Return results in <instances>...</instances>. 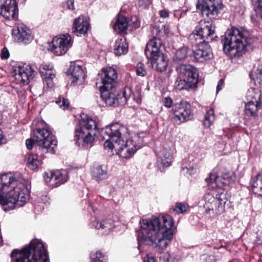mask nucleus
<instances>
[{"label": "nucleus", "instance_id": "obj_45", "mask_svg": "<svg viewBox=\"0 0 262 262\" xmlns=\"http://www.w3.org/2000/svg\"><path fill=\"white\" fill-rule=\"evenodd\" d=\"M55 77H46V78H42L43 79L44 84L46 85L48 88H51L54 85L53 79Z\"/></svg>", "mask_w": 262, "mask_h": 262}, {"label": "nucleus", "instance_id": "obj_49", "mask_svg": "<svg viewBox=\"0 0 262 262\" xmlns=\"http://www.w3.org/2000/svg\"><path fill=\"white\" fill-rule=\"evenodd\" d=\"M163 103L165 107L169 108L172 106L173 101L170 97H167L164 99Z\"/></svg>", "mask_w": 262, "mask_h": 262}, {"label": "nucleus", "instance_id": "obj_43", "mask_svg": "<svg viewBox=\"0 0 262 262\" xmlns=\"http://www.w3.org/2000/svg\"><path fill=\"white\" fill-rule=\"evenodd\" d=\"M55 102L63 110L67 109L69 105L68 100L62 97H59L56 100Z\"/></svg>", "mask_w": 262, "mask_h": 262}, {"label": "nucleus", "instance_id": "obj_2", "mask_svg": "<svg viewBox=\"0 0 262 262\" xmlns=\"http://www.w3.org/2000/svg\"><path fill=\"white\" fill-rule=\"evenodd\" d=\"M104 139V147L106 149L115 148L117 154L123 158H129L141 148L138 135L130 137L128 128L119 123H112L101 131Z\"/></svg>", "mask_w": 262, "mask_h": 262}, {"label": "nucleus", "instance_id": "obj_14", "mask_svg": "<svg viewBox=\"0 0 262 262\" xmlns=\"http://www.w3.org/2000/svg\"><path fill=\"white\" fill-rule=\"evenodd\" d=\"M71 37L67 34L53 38L50 46V51L57 56L64 54L72 47Z\"/></svg>", "mask_w": 262, "mask_h": 262}, {"label": "nucleus", "instance_id": "obj_10", "mask_svg": "<svg viewBox=\"0 0 262 262\" xmlns=\"http://www.w3.org/2000/svg\"><path fill=\"white\" fill-rule=\"evenodd\" d=\"M13 73L17 83L21 85L28 84L37 74L30 65L26 63H19L14 67Z\"/></svg>", "mask_w": 262, "mask_h": 262}, {"label": "nucleus", "instance_id": "obj_31", "mask_svg": "<svg viewBox=\"0 0 262 262\" xmlns=\"http://www.w3.org/2000/svg\"><path fill=\"white\" fill-rule=\"evenodd\" d=\"M107 168L105 165H96L92 170L93 177L96 181L102 180L106 177Z\"/></svg>", "mask_w": 262, "mask_h": 262}, {"label": "nucleus", "instance_id": "obj_11", "mask_svg": "<svg viewBox=\"0 0 262 262\" xmlns=\"http://www.w3.org/2000/svg\"><path fill=\"white\" fill-rule=\"evenodd\" d=\"M196 9L202 14L203 16L208 18H216L222 9L221 0H198Z\"/></svg>", "mask_w": 262, "mask_h": 262}, {"label": "nucleus", "instance_id": "obj_8", "mask_svg": "<svg viewBox=\"0 0 262 262\" xmlns=\"http://www.w3.org/2000/svg\"><path fill=\"white\" fill-rule=\"evenodd\" d=\"M115 89H103L101 92V98L106 106H117L124 105L132 96V92L129 87H125L124 89L117 95Z\"/></svg>", "mask_w": 262, "mask_h": 262}, {"label": "nucleus", "instance_id": "obj_48", "mask_svg": "<svg viewBox=\"0 0 262 262\" xmlns=\"http://www.w3.org/2000/svg\"><path fill=\"white\" fill-rule=\"evenodd\" d=\"M10 56L8 50L7 48H4L1 52V57L2 59H7Z\"/></svg>", "mask_w": 262, "mask_h": 262}, {"label": "nucleus", "instance_id": "obj_7", "mask_svg": "<svg viewBox=\"0 0 262 262\" xmlns=\"http://www.w3.org/2000/svg\"><path fill=\"white\" fill-rule=\"evenodd\" d=\"M33 139L37 144L38 154L54 153L57 145L56 137L51 131L45 128H36L33 130Z\"/></svg>", "mask_w": 262, "mask_h": 262}, {"label": "nucleus", "instance_id": "obj_21", "mask_svg": "<svg viewBox=\"0 0 262 262\" xmlns=\"http://www.w3.org/2000/svg\"><path fill=\"white\" fill-rule=\"evenodd\" d=\"M12 35L14 38L19 42L29 43L33 37L29 29L24 24H18L17 28L13 29Z\"/></svg>", "mask_w": 262, "mask_h": 262}, {"label": "nucleus", "instance_id": "obj_53", "mask_svg": "<svg viewBox=\"0 0 262 262\" xmlns=\"http://www.w3.org/2000/svg\"><path fill=\"white\" fill-rule=\"evenodd\" d=\"M224 80L223 79H221L218 82L217 86H216V93H218L220 91H221L223 86Z\"/></svg>", "mask_w": 262, "mask_h": 262}, {"label": "nucleus", "instance_id": "obj_23", "mask_svg": "<svg viewBox=\"0 0 262 262\" xmlns=\"http://www.w3.org/2000/svg\"><path fill=\"white\" fill-rule=\"evenodd\" d=\"M73 33L77 36L85 35L90 28V24L83 16L75 18L74 21Z\"/></svg>", "mask_w": 262, "mask_h": 262}, {"label": "nucleus", "instance_id": "obj_42", "mask_svg": "<svg viewBox=\"0 0 262 262\" xmlns=\"http://www.w3.org/2000/svg\"><path fill=\"white\" fill-rule=\"evenodd\" d=\"M92 262H106V258L104 254L100 251L91 255Z\"/></svg>", "mask_w": 262, "mask_h": 262}, {"label": "nucleus", "instance_id": "obj_9", "mask_svg": "<svg viewBox=\"0 0 262 262\" xmlns=\"http://www.w3.org/2000/svg\"><path fill=\"white\" fill-rule=\"evenodd\" d=\"M204 198V208L207 213L220 214L224 211L225 204L227 201L224 193L221 192L220 195L216 198L208 193L205 194Z\"/></svg>", "mask_w": 262, "mask_h": 262}, {"label": "nucleus", "instance_id": "obj_29", "mask_svg": "<svg viewBox=\"0 0 262 262\" xmlns=\"http://www.w3.org/2000/svg\"><path fill=\"white\" fill-rule=\"evenodd\" d=\"M149 59L151 60L153 68H155L156 70L158 72H161L165 71L168 65V61L163 54L155 58Z\"/></svg>", "mask_w": 262, "mask_h": 262}, {"label": "nucleus", "instance_id": "obj_38", "mask_svg": "<svg viewBox=\"0 0 262 262\" xmlns=\"http://www.w3.org/2000/svg\"><path fill=\"white\" fill-rule=\"evenodd\" d=\"M250 75L255 85H262V65H259L254 73Z\"/></svg>", "mask_w": 262, "mask_h": 262}, {"label": "nucleus", "instance_id": "obj_18", "mask_svg": "<svg viewBox=\"0 0 262 262\" xmlns=\"http://www.w3.org/2000/svg\"><path fill=\"white\" fill-rule=\"evenodd\" d=\"M99 75L100 76L102 84V86H100L101 89L114 88L116 84L117 73L114 68L111 67L103 68L102 72Z\"/></svg>", "mask_w": 262, "mask_h": 262}, {"label": "nucleus", "instance_id": "obj_50", "mask_svg": "<svg viewBox=\"0 0 262 262\" xmlns=\"http://www.w3.org/2000/svg\"><path fill=\"white\" fill-rule=\"evenodd\" d=\"M255 243L257 245L262 244V231H258L257 232L256 239H255Z\"/></svg>", "mask_w": 262, "mask_h": 262}, {"label": "nucleus", "instance_id": "obj_12", "mask_svg": "<svg viewBox=\"0 0 262 262\" xmlns=\"http://www.w3.org/2000/svg\"><path fill=\"white\" fill-rule=\"evenodd\" d=\"M171 111L173 115V120L177 124L187 121L192 117L190 104L186 101L175 104Z\"/></svg>", "mask_w": 262, "mask_h": 262}, {"label": "nucleus", "instance_id": "obj_51", "mask_svg": "<svg viewBox=\"0 0 262 262\" xmlns=\"http://www.w3.org/2000/svg\"><path fill=\"white\" fill-rule=\"evenodd\" d=\"M35 142V141L34 140V139H28L26 141V144L27 148L29 150L32 149L33 148V145L34 142Z\"/></svg>", "mask_w": 262, "mask_h": 262}, {"label": "nucleus", "instance_id": "obj_1", "mask_svg": "<svg viewBox=\"0 0 262 262\" xmlns=\"http://www.w3.org/2000/svg\"><path fill=\"white\" fill-rule=\"evenodd\" d=\"M141 230L138 232V248L143 244H155L160 248H166L173 237L174 221L167 214L140 221Z\"/></svg>", "mask_w": 262, "mask_h": 262}, {"label": "nucleus", "instance_id": "obj_30", "mask_svg": "<svg viewBox=\"0 0 262 262\" xmlns=\"http://www.w3.org/2000/svg\"><path fill=\"white\" fill-rule=\"evenodd\" d=\"M92 225L98 230H103V231L100 232L101 234H107L110 229L114 227V222L110 219H107L99 222L98 221H94L92 222Z\"/></svg>", "mask_w": 262, "mask_h": 262}, {"label": "nucleus", "instance_id": "obj_19", "mask_svg": "<svg viewBox=\"0 0 262 262\" xmlns=\"http://www.w3.org/2000/svg\"><path fill=\"white\" fill-rule=\"evenodd\" d=\"M162 48V42L161 39L154 37L147 43L145 49V54L148 59L155 58L163 54Z\"/></svg>", "mask_w": 262, "mask_h": 262}, {"label": "nucleus", "instance_id": "obj_54", "mask_svg": "<svg viewBox=\"0 0 262 262\" xmlns=\"http://www.w3.org/2000/svg\"><path fill=\"white\" fill-rule=\"evenodd\" d=\"M168 262H177V259L174 254H170V257H168Z\"/></svg>", "mask_w": 262, "mask_h": 262}, {"label": "nucleus", "instance_id": "obj_17", "mask_svg": "<svg viewBox=\"0 0 262 262\" xmlns=\"http://www.w3.org/2000/svg\"><path fill=\"white\" fill-rule=\"evenodd\" d=\"M254 92L253 90L248 92V96H252V100L245 103V114L247 116L255 117L257 115V111L261 104V95L257 93L254 96H252Z\"/></svg>", "mask_w": 262, "mask_h": 262}, {"label": "nucleus", "instance_id": "obj_58", "mask_svg": "<svg viewBox=\"0 0 262 262\" xmlns=\"http://www.w3.org/2000/svg\"><path fill=\"white\" fill-rule=\"evenodd\" d=\"M5 142V138L3 135L0 134V145Z\"/></svg>", "mask_w": 262, "mask_h": 262}, {"label": "nucleus", "instance_id": "obj_32", "mask_svg": "<svg viewBox=\"0 0 262 262\" xmlns=\"http://www.w3.org/2000/svg\"><path fill=\"white\" fill-rule=\"evenodd\" d=\"M251 184L253 192L262 196V174H257L251 180Z\"/></svg>", "mask_w": 262, "mask_h": 262}, {"label": "nucleus", "instance_id": "obj_46", "mask_svg": "<svg viewBox=\"0 0 262 262\" xmlns=\"http://www.w3.org/2000/svg\"><path fill=\"white\" fill-rule=\"evenodd\" d=\"M63 7L65 9L74 10L75 9L74 0H67L63 5Z\"/></svg>", "mask_w": 262, "mask_h": 262}, {"label": "nucleus", "instance_id": "obj_37", "mask_svg": "<svg viewBox=\"0 0 262 262\" xmlns=\"http://www.w3.org/2000/svg\"><path fill=\"white\" fill-rule=\"evenodd\" d=\"M53 177L57 182L58 186L65 183L68 180L67 172L66 170H56L52 171Z\"/></svg>", "mask_w": 262, "mask_h": 262}, {"label": "nucleus", "instance_id": "obj_25", "mask_svg": "<svg viewBox=\"0 0 262 262\" xmlns=\"http://www.w3.org/2000/svg\"><path fill=\"white\" fill-rule=\"evenodd\" d=\"M71 69L72 83L74 85L81 84L83 82L85 77L82 67L78 65H73L71 67Z\"/></svg>", "mask_w": 262, "mask_h": 262}, {"label": "nucleus", "instance_id": "obj_24", "mask_svg": "<svg viewBox=\"0 0 262 262\" xmlns=\"http://www.w3.org/2000/svg\"><path fill=\"white\" fill-rule=\"evenodd\" d=\"M76 128L84 131H88L91 134L96 135L97 126L95 120L87 115H84L82 117L79 121V126Z\"/></svg>", "mask_w": 262, "mask_h": 262}, {"label": "nucleus", "instance_id": "obj_56", "mask_svg": "<svg viewBox=\"0 0 262 262\" xmlns=\"http://www.w3.org/2000/svg\"><path fill=\"white\" fill-rule=\"evenodd\" d=\"M258 7L260 11V15L262 18V0H258Z\"/></svg>", "mask_w": 262, "mask_h": 262}, {"label": "nucleus", "instance_id": "obj_41", "mask_svg": "<svg viewBox=\"0 0 262 262\" xmlns=\"http://www.w3.org/2000/svg\"><path fill=\"white\" fill-rule=\"evenodd\" d=\"M189 209V206L187 204L183 203H176L173 211L177 214L184 213L187 211Z\"/></svg>", "mask_w": 262, "mask_h": 262}, {"label": "nucleus", "instance_id": "obj_34", "mask_svg": "<svg viewBox=\"0 0 262 262\" xmlns=\"http://www.w3.org/2000/svg\"><path fill=\"white\" fill-rule=\"evenodd\" d=\"M129 26L128 19L124 16H119L115 25V30L120 32H124Z\"/></svg>", "mask_w": 262, "mask_h": 262}, {"label": "nucleus", "instance_id": "obj_40", "mask_svg": "<svg viewBox=\"0 0 262 262\" xmlns=\"http://www.w3.org/2000/svg\"><path fill=\"white\" fill-rule=\"evenodd\" d=\"M44 179L46 183L49 186L52 187H58L57 182H56L55 177H53V173L52 171L45 173L44 174Z\"/></svg>", "mask_w": 262, "mask_h": 262}, {"label": "nucleus", "instance_id": "obj_4", "mask_svg": "<svg viewBox=\"0 0 262 262\" xmlns=\"http://www.w3.org/2000/svg\"><path fill=\"white\" fill-rule=\"evenodd\" d=\"M247 34L246 31L237 28L228 30L222 41L224 53L231 58L242 56L251 43Z\"/></svg>", "mask_w": 262, "mask_h": 262}, {"label": "nucleus", "instance_id": "obj_26", "mask_svg": "<svg viewBox=\"0 0 262 262\" xmlns=\"http://www.w3.org/2000/svg\"><path fill=\"white\" fill-rule=\"evenodd\" d=\"M158 161L164 167H168L172 162V156L169 148H164L157 154Z\"/></svg>", "mask_w": 262, "mask_h": 262}, {"label": "nucleus", "instance_id": "obj_6", "mask_svg": "<svg viewBox=\"0 0 262 262\" xmlns=\"http://www.w3.org/2000/svg\"><path fill=\"white\" fill-rule=\"evenodd\" d=\"M216 37L214 25L209 22L200 21L189 35V40L192 45L201 46L212 42Z\"/></svg>", "mask_w": 262, "mask_h": 262}, {"label": "nucleus", "instance_id": "obj_16", "mask_svg": "<svg viewBox=\"0 0 262 262\" xmlns=\"http://www.w3.org/2000/svg\"><path fill=\"white\" fill-rule=\"evenodd\" d=\"M176 71L180 78H185L188 83L196 85L199 73L195 67L190 64H181L177 66Z\"/></svg>", "mask_w": 262, "mask_h": 262}, {"label": "nucleus", "instance_id": "obj_36", "mask_svg": "<svg viewBox=\"0 0 262 262\" xmlns=\"http://www.w3.org/2000/svg\"><path fill=\"white\" fill-rule=\"evenodd\" d=\"M39 71L42 78H46V77H55V74L53 71L52 66L42 64L39 67Z\"/></svg>", "mask_w": 262, "mask_h": 262}, {"label": "nucleus", "instance_id": "obj_3", "mask_svg": "<svg viewBox=\"0 0 262 262\" xmlns=\"http://www.w3.org/2000/svg\"><path fill=\"white\" fill-rule=\"evenodd\" d=\"M29 194V186L25 179H17L11 172L1 175L0 204L7 206L8 208H5V210L24 206Z\"/></svg>", "mask_w": 262, "mask_h": 262}, {"label": "nucleus", "instance_id": "obj_44", "mask_svg": "<svg viewBox=\"0 0 262 262\" xmlns=\"http://www.w3.org/2000/svg\"><path fill=\"white\" fill-rule=\"evenodd\" d=\"M136 73L139 76L143 77L147 74L144 64L142 62L137 63L136 67Z\"/></svg>", "mask_w": 262, "mask_h": 262}, {"label": "nucleus", "instance_id": "obj_57", "mask_svg": "<svg viewBox=\"0 0 262 262\" xmlns=\"http://www.w3.org/2000/svg\"><path fill=\"white\" fill-rule=\"evenodd\" d=\"M145 262H156L155 258L152 256H148Z\"/></svg>", "mask_w": 262, "mask_h": 262}, {"label": "nucleus", "instance_id": "obj_52", "mask_svg": "<svg viewBox=\"0 0 262 262\" xmlns=\"http://www.w3.org/2000/svg\"><path fill=\"white\" fill-rule=\"evenodd\" d=\"M159 15L161 17L165 18L169 17V13L168 10L163 9L159 11Z\"/></svg>", "mask_w": 262, "mask_h": 262}, {"label": "nucleus", "instance_id": "obj_28", "mask_svg": "<svg viewBox=\"0 0 262 262\" xmlns=\"http://www.w3.org/2000/svg\"><path fill=\"white\" fill-rule=\"evenodd\" d=\"M36 154H30L27 159V165L31 170H35L41 164V157L43 154H38L39 150L36 149Z\"/></svg>", "mask_w": 262, "mask_h": 262}, {"label": "nucleus", "instance_id": "obj_15", "mask_svg": "<svg viewBox=\"0 0 262 262\" xmlns=\"http://www.w3.org/2000/svg\"><path fill=\"white\" fill-rule=\"evenodd\" d=\"M18 9L15 0H0V14L9 20H16Z\"/></svg>", "mask_w": 262, "mask_h": 262}, {"label": "nucleus", "instance_id": "obj_5", "mask_svg": "<svg viewBox=\"0 0 262 262\" xmlns=\"http://www.w3.org/2000/svg\"><path fill=\"white\" fill-rule=\"evenodd\" d=\"M11 257L12 262H49L47 250L38 239L31 241L29 246L21 250H13Z\"/></svg>", "mask_w": 262, "mask_h": 262}, {"label": "nucleus", "instance_id": "obj_13", "mask_svg": "<svg viewBox=\"0 0 262 262\" xmlns=\"http://www.w3.org/2000/svg\"><path fill=\"white\" fill-rule=\"evenodd\" d=\"M234 177L229 172L223 173L221 175L211 172L209 176L205 179L209 189L215 188H222L225 186H228L233 182Z\"/></svg>", "mask_w": 262, "mask_h": 262}, {"label": "nucleus", "instance_id": "obj_20", "mask_svg": "<svg viewBox=\"0 0 262 262\" xmlns=\"http://www.w3.org/2000/svg\"><path fill=\"white\" fill-rule=\"evenodd\" d=\"M95 136L88 131H84L81 129L76 128L75 131L74 140L76 144L79 146L88 147L95 140Z\"/></svg>", "mask_w": 262, "mask_h": 262}, {"label": "nucleus", "instance_id": "obj_55", "mask_svg": "<svg viewBox=\"0 0 262 262\" xmlns=\"http://www.w3.org/2000/svg\"><path fill=\"white\" fill-rule=\"evenodd\" d=\"M186 169L190 175H192L195 173V168H194L193 167H192L191 168L186 167Z\"/></svg>", "mask_w": 262, "mask_h": 262}, {"label": "nucleus", "instance_id": "obj_35", "mask_svg": "<svg viewBox=\"0 0 262 262\" xmlns=\"http://www.w3.org/2000/svg\"><path fill=\"white\" fill-rule=\"evenodd\" d=\"M195 86L196 85L188 83V81L185 79V78H180L179 76L175 82V88L178 90H189L190 89L194 88Z\"/></svg>", "mask_w": 262, "mask_h": 262}, {"label": "nucleus", "instance_id": "obj_47", "mask_svg": "<svg viewBox=\"0 0 262 262\" xmlns=\"http://www.w3.org/2000/svg\"><path fill=\"white\" fill-rule=\"evenodd\" d=\"M168 257H170V254L168 252H164L160 253V260L163 262H168Z\"/></svg>", "mask_w": 262, "mask_h": 262}, {"label": "nucleus", "instance_id": "obj_33", "mask_svg": "<svg viewBox=\"0 0 262 262\" xmlns=\"http://www.w3.org/2000/svg\"><path fill=\"white\" fill-rule=\"evenodd\" d=\"M189 49L186 47H183L177 50L173 56L174 62L179 63L184 61L188 57Z\"/></svg>", "mask_w": 262, "mask_h": 262}, {"label": "nucleus", "instance_id": "obj_22", "mask_svg": "<svg viewBox=\"0 0 262 262\" xmlns=\"http://www.w3.org/2000/svg\"><path fill=\"white\" fill-rule=\"evenodd\" d=\"M193 57L196 61L204 62L212 59L213 54L210 47L207 43L199 46L198 49L194 50Z\"/></svg>", "mask_w": 262, "mask_h": 262}, {"label": "nucleus", "instance_id": "obj_39", "mask_svg": "<svg viewBox=\"0 0 262 262\" xmlns=\"http://www.w3.org/2000/svg\"><path fill=\"white\" fill-rule=\"evenodd\" d=\"M215 120L214 111L212 109L208 110L205 115L204 119V125L206 127H209Z\"/></svg>", "mask_w": 262, "mask_h": 262}, {"label": "nucleus", "instance_id": "obj_27", "mask_svg": "<svg viewBox=\"0 0 262 262\" xmlns=\"http://www.w3.org/2000/svg\"><path fill=\"white\" fill-rule=\"evenodd\" d=\"M128 50V44L124 37L117 39L113 46L114 53L117 56H121L127 53Z\"/></svg>", "mask_w": 262, "mask_h": 262}]
</instances>
